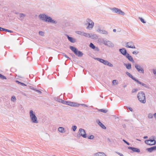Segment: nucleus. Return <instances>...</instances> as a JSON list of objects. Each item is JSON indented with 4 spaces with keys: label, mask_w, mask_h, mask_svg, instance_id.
<instances>
[{
    "label": "nucleus",
    "mask_w": 156,
    "mask_h": 156,
    "mask_svg": "<svg viewBox=\"0 0 156 156\" xmlns=\"http://www.w3.org/2000/svg\"><path fill=\"white\" fill-rule=\"evenodd\" d=\"M29 88L30 89H32V90H35V88H34L32 86H29Z\"/></svg>",
    "instance_id": "6e6d98bb"
},
{
    "label": "nucleus",
    "mask_w": 156,
    "mask_h": 156,
    "mask_svg": "<svg viewBox=\"0 0 156 156\" xmlns=\"http://www.w3.org/2000/svg\"><path fill=\"white\" fill-rule=\"evenodd\" d=\"M125 107H126L127 108L129 109L131 112H132L133 111L132 108L131 107H129L124 106V108H125Z\"/></svg>",
    "instance_id": "8fccbe9b"
},
{
    "label": "nucleus",
    "mask_w": 156,
    "mask_h": 156,
    "mask_svg": "<svg viewBox=\"0 0 156 156\" xmlns=\"http://www.w3.org/2000/svg\"><path fill=\"white\" fill-rule=\"evenodd\" d=\"M156 150V146H154L153 147H151L150 148H147V150L150 152H152Z\"/></svg>",
    "instance_id": "a211bd4d"
},
{
    "label": "nucleus",
    "mask_w": 156,
    "mask_h": 156,
    "mask_svg": "<svg viewBox=\"0 0 156 156\" xmlns=\"http://www.w3.org/2000/svg\"><path fill=\"white\" fill-rule=\"evenodd\" d=\"M16 82L18 84H20L21 82L19 81L18 80H16Z\"/></svg>",
    "instance_id": "338daca9"
},
{
    "label": "nucleus",
    "mask_w": 156,
    "mask_h": 156,
    "mask_svg": "<svg viewBox=\"0 0 156 156\" xmlns=\"http://www.w3.org/2000/svg\"><path fill=\"white\" fill-rule=\"evenodd\" d=\"M90 47L93 49H94L95 48V46L92 43H90L89 45Z\"/></svg>",
    "instance_id": "2f4dec72"
},
{
    "label": "nucleus",
    "mask_w": 156,
    "mask_h": 156,
    "mask_svg": "<svg viewBox=\"0 0 156 156\" xmlns=\"http://www.w3.org/2000/svg\"><path fill=\"white\" fill-rule=\"evenodd\" d=\"M123 121H124L125 122H129L130 121L129 120H127V119H124V120H123Z\"/></svg>",
    "instance_id": "0e129e2a"
},
{
    "label": "nucleus",
    "mask_w": 156,
    "mask_h": 156,
    "mask_svg": "<svg viewBox=\"0 0 156 156\" xmlns=\"http://www.w3.org/2000/svg\"><path fill=\"white\" fill-rule=\"evenodd\" d=\"M102 63L105 65H107L110 67H112L113 66V65L112 64L106 60H104Z\"/></svg>",
    "instance_id": "2eb2a0df"
},
{
    "label": "nucleus",
    "mask_w": 156,
    "mask_h": 156,
    "mask_svg": "<svg viewBox=\"0 0 156 156\" xmlns=\"http://www.w3.org/2000/svg\"><path fill=\"white\" fill-rule=\"evenodd\" d=\"M84 32H82L80 31H75V33L76 34L82 36H83Z\"/></svg>",
    "instance_id": "c756f323"
},
{
    "label": "nucleus",
    "mask_w": 156,
    "mask_h": 156,
    "mask_svg": "<svg viewBox=\"0 0 156 156\" xmlns=\"http://www.w3.org/2000/svg\"><path fill=\"white\" fill-rule=\"evenodd\" d=\"M72 102L69 101H67L63 100L62 103L67 105L71 106Z\"/></svg>",
    "instance_id": "412c9836"
},
{
    "label": "nucleus",
    "mask_w": 156,
    "mask_h": 156,
    "mask_svg": "<svg viewBox=\"0 0 156 156\" xmlns=\"http://www.w3.org/2000/svg\"><path fill=\"white\" fill-rule=\"evenodd\" d=\"M0 78H1L2 79L4 80V79H6V77L3 76V75H2V74L0 73Z\"/></svg>",
    "instance_id": "c9c22d12"
},
{
    "label": "nucleus",
    "mask_w": 156,
    "mask_h": 156,
    "mask_svg": "<svg viewBox=\"0 0 156 156\" xmlns=\"http://www.w3.org/2000/svg\"><path fill=\"white\" fill-rule=\"evenodd\" d=\"M137 98L139 101L143 104H145L146 102L145 95L144 92L140 91L138 93Z\"/></svg>",
    "instance_id": "f03ea898"
},
{
    "label": "nucleus",
    "mask_w": 156,
    "mask_h": 156,
    "mask_svg": "<svg viewBox=\"0 0 156 156\" xmlns=\"http://www.w3.org/2000/svg\"><path fill=\"white\" fill-rule=\"evenodd\" d=\"M39 17L42 20L48 23H50L56 24L57 23V21L52 20V18L50 17L47 16L44 14H40L39 15Z\"/></svg>",
    "instance_id": "f257e3e1"
},
{
    "label": "nucleus",
    "mask_w": 156,
    "mask_h": 156,
    "mask_svg": "<svg viewBox=\"0 0 156 156\" xmlns=\"http://www.w3.org/2000/svg\"><path fill=\"white\" fill-rule=\"evenodd\" d=\"M19 17H20L19 18H18H18L19 19H20V18H24V17H25V15L23 13H19Z\"/></svg>",
    "instance_id": "473e14b6"
},
{
    "label": "nucleus",
    "mask_w": 156,
    "mask_h": 156,
    "mask_svg": "<svg viewBox=\"0 0 156 156\" xmlns=\"http://www.w3.org/2000/svg\"><path fill=\"white\" fill-rule=\"evenodd\" d=\"M122 141L125 143L126 144H127V145H130V144L128 142H127L126 140H125L124 139H123L122 140Z\"/></svg>",
    "instance_id": "09e8293b"
},
{
    "label": "nucleus",
    "mask_w": 156,
    "mask_h": 156,
    "mask_svg": "<svg viewBox=\"0 0 156 156\" xmlns=\"http://www.w3.org/2000/svg\"><path fill=\"white\" fill-rule=\"evenodd\" d=\"M126 74L129 77L131 78L132 80H134L135 81L137 79L135 77H134L130 73H129L128 72H126Z\"/></svg>",
    "instance_id": "6ab92c4d"
},
{
    "label": "nucleus",
    "mask_w": 156,
    "mask_h": 156,
    "mask_svg": "<svg viewBox=\"0 0 156 156\" xmlns=\"http://www.w3.org/2000/svg\"><path fill=\"white\" fill-rule=\"evenodd\" d=\"M77 128V127L76 126H73L72 127V129L73 131L74 132L76 131Z\"/></svg>",
    "instance_id": "e433bc0d"
},
{
    "label": "nucleus",
    "mask_w": 156,
    "mask_h": 156,
    "mask_svg": "<svg viewBox=\"0 0 156 156\" xmlns=\"http://www.w3.org/2000/svg\"><path fill=\"white\" fill-rule=\"evenodd\" d=\"M135 81L136 83H138V84H139L141 85H142V86H143L144 87H145L146 88H149V87L147 85H146V84H144V83H143L137 79H136Z\"/></svg>",
    "instance_id": "f3484780"
},
{
    "label": "nucleus",
    "mask_w": 156,
    "mask_h": 156,
    "mask_svg": "<svg viewBox=\"0 0 156 156\" xmlns=\"http://www.w3.org/2000/svg\"><path fill=\"white\" fill-rule=\"evenodd\" d=\"M95 51H99V49L97 47H95V48L94 49Z\"/></svg>",
    "instance_id": "bf43d9fd"
},
{
    "label": "nucleus",
    "mask_w": 156,
    "mask_h": 156,
    "mask_svg": "<svg viewBox=\"0 0 156 156\" xmlns=\"http://www.w3.org/2000/svg\"><path fill=\"white\" fill-rule=\"evenodd\" d=\"M54 99L55 101L59 102H61V103H62L63 100L62 99H60V98L58 97H55L54 98Z\"/></svg>",
    "instance_id": "bb28decb"
},
{
    "label": "nucleus",
    "mask_w": 156,
    "mask_h": 156,
    "mask_svg": "<svg viewBox=\"0 0 156 156\" xmlns=\"http://www.w3.org/2000/svg\"><path fill=\"white\" fill-rule=\"evenodd\" d=\"M124 65L128 69H130L131 68V65L130 63H128V64L124 63Z\"/></svg>",
    "instance_id": "b1692460"
},
{
    "label": "nucleus",
    "mask_w": 156,
    "mask_h": 156,
    "mask_svg": "<svg viewBox=\"0 0 156 156\" xmlns=\"http://www.w3.org/2000/svg\"><path fill=\"white\" fill-rule=\"evenodd\" d=\"M97 123L103 129H106V128L105 126L103 125L101 122L100 121L98 120L97 119L96 121Z\"/></svg>",
    "instance_id": "ddd939ff"
},
{
    "label": "nucleus",
    "mask_w": 156,
    "mask_h": 156,
    "mask_svg": "<svg viewBox=\"0 0 156 156\" xmlns=\"http://www.w3.org/2000/svg\"><path fill=\"white\" fill-rule=\"evenodd\" d=\"M110 9L112 11V12L115 13H116L122 16H124L125 15V13L121 9H119L118 8L115 7L111 8Z\"/></svg>",
    "instance_id": "39448f33"
},
{
    "label": "nucleus",
    "mask_w": 156,
    "mask_h": 156,
    "mask_svg": "<svg viewBox=\"0 0 156 156\" xmlns=\"http://www.w3.org/2000/svg\"><path fill=\"white\" fill-rule=\"evenodd\" d=\"M97 31L100 34H105V35H108V32L107 31L105 30H101L100 28L98 29Z\"/></svg>",
    "instance_id": "9b49d317"
},
{
    "label": "nucleus",
    "mask_w": 156,
    "mask_h": 156,
    "mask_svg": "<svg viewBox=\"0 0 156 156\" xmlns=\"http://www.w3.org/2000/svg\"><path fill=\"white\" fill-rule=\"evenodd\" d=\"M97 109L98 110V111L101 112L105 113H106L108 111V110H107L104 109H98V108H97Z\"/></svg>",
    "instance_id": "c85d7f7f"
},
{
    "label": "nucleus",
    "mask_w": 156,
    "mask_h": 156,
    "mask_svg": "<svg viewBox=\"0 0 156 156\" xmlns=\"http://www.w3.org/2000/svg\"><path fill=\"white\" fill-rule=\"evenodd\" d=\"M78 133L80 136H82L83 138H86L87 137V134L85 130L83 129L80 128L79 129Z\"/></svg>",
    "instance_id": "423d86ee"
},
{
    "label": "nucleus",
    "mask_w": 156,
    "mask_h": 156,
    "mask_svg": "<svg viewBox=\"0 0 156 156\" xmlns=\"http://www.w3.org/2000/svg\"><path fill=\"white\" fill-rule=\"evenodd\" d=\"M90 37L92 39H96L98 38V36L96 34H94L92 35H90Z\"/></svg>",
    "instance_id": "a878e982"
},
{
    "label": "nucleus",
    "mask_w": 156,
    "mask_h": 156,
    "mask_svg": "<svg viewBox=\"0 0 156 156\" xmlns=\"http://www.w3.org/2000/svg\"><path fill=\"white\" fill-rule=\"evenodd\" d=\"M90 34L87 33H85L84 32L83 33V36L86 37H90Z\"/></svg>",
    "instance_id": "72a5a7b5"
},
{
    "label": "nucleus",
    "mask_w": 156,
    "mask_h": 156,
    "mask_svg": "<svg viewBox=\"0 0 156 156\" xmlns=\"http://www.w3.org/2000/svg\"><path fill=\"white\" fill-rule=\"evenodd\" d=\"M125 56L129 61H130L133 63L134 62V61L133 60V58L129 53H128Z\"/></svg>",
    "instance_id": "dca6fc26"
},
{
    "label": "nucleus",
    "mask_w": 156,
    "mask_h": 156,
    "mask_svg": "<svg viewBox=\"0 0 156 156\" xmlns=\"http://www.w3.org/2000/svg\"><path fill=\"white\" fill-rule=\"evenodd\" d=\"M39 34L40 35L42 36H43L44 35V32L42 31H39Z\"/></svg>",
    "instance_id": "a18cd8bd"
},
{
    "label": "nucleus",
    "mask_w": 156,
    "mask_h": 156,
    "mask_svg": "<svg viewBox=\"0 0 156 156\" xmlns=\"http://www.w3.org/2000/svg\"><path fill=\"white\" fill-rule=\"evenodd\" d=\"M138 90V89L136 88V89H133L132 90V93H134L136 92Z\"/></svg>",
    "instance_id": "c03bdc74"
},
{
    "label": "nucleus",
    "mask_w": 156,
    "mask_h": 156,
    "mask_svg": "<svg viewBox=\"0 0 156 156\" xmlns=\"http://www.w3.org/2000/svg\"><path fill=\"white\" fill-rule=\"evenodd\" d=\"M11 100L13 101H16V99L15 97L14 96H12L11 98Z\"/></svg>",
    "instance_id": "58836bf2"
},
{
    "label": "nucleus",
    "mask_w": 156,
    "mask_h": 156,
    "mask_svg": "<svg viewBox=\"0 0 156 156\" xmlns=\"http://www.w3.org/2000/svg\"><path fill=\"white\" fill-rule=\"evenodd\" d=\"M128 148L129 149L131 150L134 152L139 153L140 152V150L138 148L131 147H128Z\"/></svg>",
    "instance_id": "f8f14e48"
},
{
    "label": "nucleus",
    "mask_w": 156,
    "mask_h": 156,
    "mask_svg": "<svg viewBox=\"0 0 156 156\" xmlns=\"http://www.w3.org/2000/svg\"><path fill=\"white\" fill-rule=\"evenodd\" d=\"M4 31L10 33H13V31L12 30H9L6 29H5Z\"/></svg>",
    "instance_id": "37998d69"
},
{
    "label": "nucleus",
    "mask_w": 156,
    "mask_h": 156,
    "mask_svg": "<svg viewBox=\"0 0 156 156\" xmlns=\"http://www.w3.org/2000/svg\"><path fill=\"white\" fill-rule=\"evenodd\" d=\"M148 117L149 118H153V115L151 113H149L148 115Z\"/></svg>",
    "instance_id": "de8ad7c7"
},
{
    "label": "nucleus",
    "mask_w": 156,
    "mask_h": 156,
    "mask_svg": "<svg viewBox=\"0 0 156 156\" xmlns=\"http://www.w3.org/2000/svg\"><path fill=\"white\" fill-rule=\"evenodd\" d=\"M86 21L88 23H91L94 22L91 20L89 18L87 19Z\"/></svg>",
    "instance_id": "4c0bfd02"
},
{
    "label": "nucleus",
    "mask_w": 156,
    "mask_h": 156,
    "mask_svg": "<svg viewBox=\"0 0 156 156\" xmlns=\"http://www.w3.org/2000/svg\"><path fill=\"white\" fill-rule=\"evenodd\" d=\"M18 107L20 109H22L23 108V106L22 105H19L18 106Z\"/></svg>",
    "instance_id": "e2e57ef3"
},
{
    "label": "nucleus",
    "mask_w": 156,
    "mask_h": 156,
    "mask_svg": "<svg viewBox=\"0 0 156 156\" xmlns=\"http://www.w3.org/2000/svg\"><path fill=\"white\" fill-rule=\"evenodd\" d=\"M70 49L77 56L81 57L83 55V53L80 51L78 50L77 48L75 47L70 46Z\"/></svg>",
    "instance_id": "20e7f679"
},
{
    "label": "nucleus",
    "mask_w": 156,
    "mask_h": 156,
    "mask_svg": "<svg viewBox=\"0 0 156 156\" xmlns=\"http://www.w3.org/2000/svg\"><path fill=\"white\" fill-rule=\"evenodd\" d=\"M20 85L22 86H27V85L25 84L22 82H21Z\"/></svg>",
    "instance_id": "4d7b16f0"
},
{
    "label": "nucleus",
    "mask_w": 156,
    "mask_h": 156,
    "mask_svg": "<svg viewBox=\"0 0 156 156\" xmlns=\"http://www.w3.org/2000/svg\"><path fill=\"white\" fill-rule=\"evenodd\" d=\"M103 44L106 46H107L110 47L112 48L114 47L113 43L111 41L107 40H105V41H104Z\"/></svg>",
    "instance_id": "1a4fd4ad"
},
{
    "label": "nucleus",
    "mask_w": 156,
    "mask_h": 156,
    "mask_svg": "<svg viewBox=\"0 0 156 156\" xmlns=\"http://www.w3.org/2000/svg\"><path fill=\"white\" fill-rule=\"evenodd\" d=\"M58 131L61 133H63L65 132V129L62 127H59L58 128Z\"/></svg>",
    "instance_id": "cd10ccee"
},
{
    "label": "nucleus",
    "mask_w": 156,
    "mask_h": 156,
    "mask_svg": "<svg viewBox=\"0 0 156 156\" xmlns=\"http://www.w3.org/2000/svg\"><path fill=\"white\" fill-rule=\"evenodd\" d=\"M117 154L120 156H124L121 153L117 152Z\"/></svg>",
    "instance_id": "13d9d810"
},
{
    "label": "nucleus",
    "mask_w": 156,
    "mask_h": 156,
    "mask_svg": "<svg viewBox=\"0 0 156 156\" xmlns=\"http://www.w3.org/2000/svg\"><path fill=\"white\" fill-rule=\"evenodd\" d=\"M62 54L63 56H64L66 58H68V59H70V58L66 54H65L64 53H63Z\"/></svg>",
    "instance_id": "49530a36"
},
{
    "label": "nucleus",
    "mask_w": 156,
    "mask_h": 156,
    "mask_svg": "<svg viewBox=\"0 0 156 156\" xmlns=\"http://www.w3.org/2000/svg\"><path fill=\"white\" fill-rule=\"evenodd\" d=\"M80 104L76 102H72L71 106L72 107H79Z\"/></svg>",
    "instance_id": "393cba45"
},
{
    "label": "nucleus",
    "mask_w": 156,
    "mask_h": 156,
    "mask_svg": "<svg viewBox=\"0 0 156 156\" xmlns=\"http://www.w3.org/2000/svg\"><path fill=\"white\" fill-rule=\"evenodd\" d=\"M94 59L102 63L104 59L99 58H94Z\"/></svg>",
    "instance_id": "7c9ffc66"
},
{
    "label": "nucleus",
    "mask_w": 156,
    "mask_h": 156,
    "mask_svg": "<svg viewBox=\"0 0 156 156\" xmlns=\"http://www.w3.org/2000/svg\"><path fill=\"white\" fill-rule=\"evenodd\" d=\"M66 36L69 41L72 43H74L76 41V39L72 37H69L68 35L66 34Z\"/></svg>",
    "instance_id": "4468645a"
},
{
    "label": "nucleus",
    "mask_w": 156,
    "mask_h": 156,
    "mask_svg": "<svg viewBox=\"0 0 156 156\" xmlns=\"http://www.w3.org/2000/svg\"><path fill=\"white\" fill-rule=\"evenodd\" d=\"M119 51L120 53L124 56H126L128 53L126 50L124 48H120L119 50Z\"/></svg>",
    "instance_id": "9d476101"
},
{
    "label": "nucleus",
    "mask_w": 156,
    "mask_h": 156,
    "mask_svg": "<svg viewBox=\"0 0 156 156\" xmlns=\"http://www.w3.org/2000/svg\"><path fill=\"white\" fill-rule=\"evenodd\" d=\"M16 82L18 84H20L21 82L19 81L18 80H16Z\"/></svg>",
    "instance_id": "69168bd1"
},
{
    "label": "nucleus",
    "mask_w": 156,
    "mask_h": 156,
    "mask_svg": "<svg viewBox=\"0 0 156 156\" xmlns=\"http://www.w3.org/2000/svg\"><path fill=\"white\" fill-rule=\"evenodd\" d=\"M145 143L147 144V145H153L152 144H151V143L150 142H148V144H147V143L146 142H145Z\"/></svg>",
    "instance_id": "5fc2aeb1"
},
{
    "label": "nucleus",
    "mask_w": 156,
    "mask_h": 156,
    "mask_svg": "<svg viewBox=\"0 0 156 156\" xmlns=\"http://www.w3.org/2000/svg\"><path fill=\"white\" fill-rule=\"evenodd\" d=\"M80 105H81L83 107H88V106L87 105L84 104H80Z\"/></svg>",
    "instance_id": "864d4df0"
},
{
    "label": "nucleus",
    "mask_w": 156,
    "mask_h": 156,
    "mask_svg": "<svg viewBox=\"0 0 156 156\" xmlns=\"http://www.w3.org/2000/svg\"><path fill=\"white\" fill-rule=\"evenodd\" d=\"M139 53V52L138 51H133L132 52V53L133 54L136 55Z\"/></svg>",
    "instance_id": "3c124183"
},
{
    "label": "nucleus",
    "mask_w": 156,
    "mask_h": 156,
    "mask_svg": "<svg viewBox=\"0 0 156 156\" xmlns=\"http://www.w3.org/2000/svg\"><path fill=\"white\" fill-rule=\"evenodd\" d=\"M35 90L39 94H41L42 93V92L41 91H40V90H37V89H36L35 88V90Z\"/></svg>",
    "instance_id": "603ef678"
},
{
    "label": "nucleus",
    "mask_w": 156,
    "mask_h": 156,
    "mask_svg": "<svg viewBox=\"0 0 156 156\" xmlns=\"http://www.w3.org/2000/svg\"><path fill=\"white\" fill-rule=\"evenodd\" d=\"M115 83V85H117L118 83V82L116 80H113L112 81V83L113 84H114Z\"/></svg>",
    "instance_id": "a19ab883"
},
{
    "label": "nucleus",
    "mask_w": 156,
    "mask_h": 156,
    "mask_svg": "<svg viewBox=\"0 0 156 156\" xmlns=\"http://www.w3.org/2000/svg\"><path fill=\"white\" fill-rule=\"evenodd\" d=\"M154 142V143L153 144H152L153 145H154L156 144V140H155L154 139V138L153 139H150V140H146L145 141V142H147V144H148V142Z\"/></svg>",
    "instance_id": "aec40b11"
},
{
    "label": "nucleus",
    "mask_w": 156,
    "mask_h": 156,
    "mask_svg": "<svg viewBox=\"0 0 156 156\" xmlns=\"http://www.w3.org/2000/svg\"><path fill=\"white\" fill-rule=\"evenodd\" d=\"M96 156H106V155L103 152H98L95 154Z\"/></svg>",
    "instance_id": "4be33fe9"
},
{
    "label": "nucleus",
    "mask_w": 156,
    "mask_h": 156,
    "mask_svg": "<svg viewBox=\"0 0 156 156\" xmlns=\"http://www.w3.org/2000/svg\"><path fill=\"white\" fill-rule=\"evenodd\" d=\"M88 26L87 27V29H89L90 28L92 29L94 26V22L91 23H88Z\"/></svg>",
    "instance_id": "5701e85b"
},
{
    "label": "nucleus",
    "mask_w": 156,
    "mask_h": 156,
    "mask_svg": "<svg viewBox=\"0 0 156 156\" xmlns=\"http://www.w3.org/2000/svg\"><path fill=\"white\" fill-rule=\"evenodd\" d=\"M94 138V136L93 135H90L88 137V138L90 140L93 139Z\"/></svg>",
    "instance_id": "ea45409f"
},
{
    "label": "nucleus",
    "mask_w": 156,
    "mask_h": 156,
    "mask_svg": "<svg viewBox=\"0 0 156 156\" xmlns=\"http://www.w3.org/2000/svg\"><path fill=\"white\" fill-rule=\"evenodd\" d=\"M139 19L140 20V21H141V22H142L143 23H146V22L142 18L139 17Z\"/></svg>",
    "instance_id": "79ce46f5"
},
{
    "label": "nucleus",
    "mask_w": 156,
    "mask_h": 156,
    "mask_svg": "<svg viewBox=\"0 0 156 156\" xmlns=\"http://www.w3.org/2000/svg\"><path fill=\"white\" fill-rule=\"evenodd\" d=\"M5 29L4 28L1 27H0V31H4Z\"/></svg>",
    "instance_id": "680f3d73"
},
{
    "label": "nucleus",
    "mask_w": 156,
    "mask_h": 156,
    "mask_svg": "<svg viewBox=\"0 0 156 156\" xmlns=\"http://www.w3.org/2000/svg\"><path fill=\"white\" fill-rule=\"evenodd\" d=\"M52 57H50L48 59V61L49 62H50L51 61V59L52 58Z\"/></svg>",
    "instance_id": "774afa93"
},
{
    "label": "nucleus",
    "mask_w": 156,
    "mask_h": 156,
    "mask_svg": "<svg viewBox=\"0 0 156 156\" xmlns=\"http://www.w3.org/2000/svg\"><path fill=\"white\" fill-rule=\"evenodd\" d=\"M126 48H136L133 42L132 41L128 42L126 43Z\"/></svg>",
    "instance_id": "6e6552de"
},
{
    "label": "nucleus",
    "mask_w": 156,
    "mask_h": 156,
    "mask_svg": "<svg viewBox=\"0 0 156 156\" xmlns=\"http://www.w3.org/2000/svg\"><path fill=\"white\" fill-rule=\"evenodd\" d=\"M135 68L140 73H144V70L143 68L141 67L140 65L138 64H136L135 66Z\"/></svg>",
    "instance_id": "0eeeda50"
},
{
    "label": "nucleus",
    "mask_w": 156,
    "mask_h": 156,
    "mask_svg": "<svg viewBox=\"0 0 156 156\" xmlns=\"http://www.w3.org/2000/svg\"><path fill=\"white\" fill-rule=\"evenodd\" d=\"M98 42L101 43H104V41H105V40L103 38H99L98 40Z\"/></svg>",
    "instance_id": "f704fd0d"
},
{
    "label": "nucleus",
    "mask_w": 156,
    "mask_h": 156,
    "mask_svg": "<svg viewBox=\"0 0 156 156\" xmlns=\"http://www.w3.org/2000/svg\"><path fill=\"white\" fill-rule=\"evenodd\" d=\"M122 126L124 128H125L126 127V125L125 124H123L122 125Z\"/></svg>",
    "instance_id": "052dcab7"
},
{
    "label": "nucleus",
    "mask_w": 156,
    "mask_h": 156,
    "mask_svg": "<svg viewBox=\"0 0 156 156\" xmlns=\"http://www.w3.org/2000/svg\"><path fill=\"white\" fill-rule=\"evenodd\" d=\"M30 117L32 122L33 123H37L38 122L37 120V118L36 116L35 113L33 110H31L30 112Z\"/></svg>",
    "instance_id": "7ed1b4c3"
}]
</instances>
